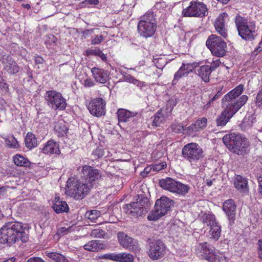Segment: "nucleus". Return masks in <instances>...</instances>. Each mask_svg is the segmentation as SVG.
I'll list each match as a JSON object with an SVG mask.
<instances>
[{
    "mask_svg": "<svg viewBox=\"0 0 262 262\" xmlns=\"http://www.w3.org/2000/svg\"><path fill=\"white\" fill-rule=\"evenodd\" d=\"M173 193L183 196L188 193L190 189V187L188 185L183 184L179 181H177Z\"/></svg>",
    "mask_w": 262,
    "mask_h": 262,
    "instance_id": "nucleus-32",
    "label": "nucleus"
},
{
    "mask_svg": "<svg viewBox=\"0 0 262 262\" xmlns=\"http://www.w3.org/2000/svg\"><path fill=\"white\" fill-rule=\"evenodd\" d=\"M177 182V181L171 178H167L160 180L159 184L162 188L173 193Z\"/></svg>",
    "mask_w": 262,
    "mask_h": 262,
    "instance_id": "nucleus-25",
    "label": "nucleus"
},
{
    "mask_svg": "<svg viewBox=\"0 0 262 262\" xmlns=\"http://www.w3.org/2000/svg\"><path fill=\"white\" fill-rule=\"evenodd\" d=\"M82 176L84 181H88L91 184L93 182L99 179L101 175L99 171L92 166L85 165L82 170Z\"/></svg>",
    "mask_w": 262,
    "mask_h": 262,
    "instance_id": "nucleus-15",
    "label": "nucleus"
},
{
    "mask_svg": "<svg viewBox=\"0 0 262 262\" xmlns=\"http://www.w3.org/2000/svg\"><path fill=\"white\" fill-rule=\"evenodd\" d=\"M221 62L220 61V59H216L215 60L212 61L211 64V66H210V67L211 68L212 71L214 70L215 68L218 67L220 64H221Z\"/></svg>",
    "mask_w": 262,
    "mask_h": 262,
    "instance_id": "nucleus-55",
    "label": "nucleus"
},
{
    "mask_svg": "<svg viewBox=\"0 0 262 262\" xmlns=\"http://www.w3.org/2000/svg\"><path fill=\"white\" fill-rule=\"evenodd\" d=\"M105 232L100 229H93L90 234L92 237L93 238H105Z\"/></svg>",
    "mask_w": 262,
    "mask_h": 262,
    "instance_id": "nucleus-39",
    "label": "nucleus"
},
{
    "mask_svg": "<svg viewBox=\"0 0 262 262\" xmlns=\"http://www.w3.org/2000/svg\"><path fill=\"white\" fill-rule=\"evenodd\" d=\"M133 84L137 85V86L139 88H141L145 85V83L144 82H142L137 79H135V80L134 82L133 83Z\"/></svg>",
    "mask_w": 262,
    "mask_h": 262,
    "instance_id": "nucleus-61",
    "label": "nucleus"
},
{
    "mask_svg": "<svg viewBox=\"0 0 262 262\" xmlns=\"http://www.w3.org/2000/svg\"><path fill=\"white\" fill-rule=\"evenodd\" d=\"M123 209L125 213L130 216L138 217L145 213V209L143 207H139L136 202L126 204Z\"/></svg>",
    "mask_w": 262,
    "mask_h": 262,
    "instance_id": "nucleus-19",
    "label": "nucleus"
},
{
    "mask_svg": "<svg viewBox=\"0 0 262 262\" xmlns=\"http://www.w3.org/2000/svg\"><path fill=\"white\" fill-rule=\"evenodd\" d=\"M234 22L239 36L246 41H252L257 36L255 23L249 21L248 17L237 14Z\"/></svg>",
    "mask_w": 262,
    "mask_h": 262,
    "instance_id": "nucleus-5",
    "label": "nucleus"
},
{
    "mask_svg": "<svg viewBox=\"0 0 262 262\" xmlns=\"http://www.w3.org/2000/svg\"><path fill=\"white\" fill-rule=\"evenodd\" d=\"M6 144L10 147L16 148L18 147V144L16 138L14 136L8 137L6 140Z\"/></svg>",
    "mask_w": 262,
    "mask_h": 262,
    "instance_id": "nucleus-40",
    "label": "nucleus"
},
{
    "mask_svg": "<svg viewBox=\"0 0 262 262\" xmlns=\"http://www.w3.org/2000/svg\"><path fill=\"white\" fill-rule=\"evenodd\" d=\"M82 84L85 88L93 87L95 85V82L91 78H86L83 81Z\"/></svg>",
    "mask_w": 262,
    "mask_h": 262,
    "instance_id": "nucleus-49",
    "label": "nucleus"
},
{
    "mask_svg": "<svg viewBox=\"0 0 262 262\" xmlns=\"http://www.w3.org/2000/svg\"><path fill=\"white\" fill-rule=\"evenodd\" d=\"M147 253L151 259H160L165 254V244L161 240L149 242Z\"/></svg>",
    "mask_w": 262,
    "mask_h": 262,
    "instance_id": "nucleus-11",
    "label": "nucleus"
},
{
    "mask_svg": "<svg viewBox=\"0 0 262 262\" xmlns=\"http://www.w3.org/2000/svg\"><path fill=\"white\" fill-rule=\"evenodd\" d=\"M166 167V164L165 163H161L153 165L152 168L154 171H159L164 169Z\"/></svg>",
    "mask_w": 262,
    "mask_h": 262,
    "instance_id": "nucleus-50",
    "label": "nucleus"
},
{
    "mask_svg": "<svg viewBox=\"0 0 262 262\" xmlns=\"http://www.w3.org/2000/svg\"><path fill=\"white\" fill-rule=\"evenodd\" d=\"M257 180L259 184V192L262 194V177H259Z\"/></svg>",
    "mask_w": 262,
    "mask_h": 262,
    "instance_id": "nucleus-64",
    "label": "nucleus"
},
{
    "mask_svg": "<svg viewBox=\"0 0 262 262\" xmlns=\"http://www.w3.org/2000/svg\"><path fill=\"white\" fill-rule=\"evenodd\" d=\"M163 118V116L162 114V111L159 110L155 116V118L152 122L153 124L157 126H159L161 123Z\"/></svg>",
    "mask_w": 262,
    "mask_h": 262,
    "instance_id": "nucleus-42",
    "label": "nucleus"
},
{
    "mask_svg": "<svg viewBox=\"0 0 262 262\" xmlns=\"http://www.w3.org/2000/svg\"><path fill=\"white\" fill-rule=\"evenodd\" d=\"M0 89L3 91L7 92L8 91V85L7 83L4 81H1L0 83Z\"/></svg>",
    "mask_w": 262,
    "mask_h": 262,
    "instance_id": "nucleus-59",
    "label": "nucleus"
},
{
    "mask_svg": "<svg viewBox=\"0 0 262 262\" xmlns=\"http://www.w3.org/2000/svg\"><path fill=\"white\" fill-rule=\"evenodd\" d=\"M120 262H133L134 260L133 256L128 253H121Z\"/></svg>",
    "mask_w": 262,
    "mask_h": 262,
    "instance_id": "nucleus-43",
    "label": "nucleus"
},
{
    "mask_svg": "<svg viewBox=\"0 0 262 262\" xmlns=\"http://www.w3.org/2000/svg\"><path fill=\"white\" fill-rule=\"evenodd\" d=\"M121 253L116 254L113 253L112 260L120 262Z\"/></svg>",
    "mask_w": 262,
    "mask_h": 262,
    "instance_id": "nucleus-60",
    "label": "nucleus"
},
{
    "mask_svg": "<svg viewBox=\"0 0 262 262\" xmlns=\"http://www.w3.org/2000/svg\"><path fill=\"white\" fill-rule=\"evenodd\" d=\"M185 66L184 65V63H183L179 70L174 74V78L172 81L173 84H176L183 76L185 75H188V71H185L186 69H185Z\"/></svg>",
    "mask_w": 262,
    "mask_h": 262,
    "instance_id": "nucleus-35",
    "label": "nucleus"
},
{
    "mask_svg": "<svg viewBox=\"0 0 262 262\" xmlns=\"http://www.w3.org/2000/svg\"><path fill=\"white\" fill-rule=\"evenodd\" d=\"M118 238L120 244L124 248L134 250L137 247V241L123 232L118 233Z\"/></svg>",
    "mask_w": 262,
    "mask_h": 262,
    "instance_id": "nucleus-20",
    "label": "nucleus"
},
{
    "mask_svg": "<svg viewBox=\"0 0 262 262\" xmlns=\"http://www.w3.org/2000/svg\"><path fill=\"white\" fill-rule=\"evenodd\" d=\"M185 66V69L186 71H188V74L192 71V69L198 66V63L196 62L190 63H184Z\"/></svg>",
    "mask_w": 262,
    "mask_h": 262,
    "instance_id": "nucleus-48",
    "label": "nucleus"
},
{
    "mask_svg": "<svg viewBox=\"0 0 262 262\" xmlns=\"http://www.w3.org/2000/svg\"><path fill=\"white\" fill-rule=\"evenodd\" d=\"M41 151L45 154H59L60 151L59 145L53 140L48 141L41 149Z\"/></svg>",
    "mask_w": 262,
    "mask_h": 262,
    "instance_id": "nucleus-23",
    "label": "nucleus"
},
{
    "mask_svg": "<svg viewBox=\"0 0 262 262\" xmlns=\"http://www.w3.org/2000/svg\"><path fill=\"white\" fill-rule=\"evenodd\" d=\"M103 39L102 35H96L95 37L92 40V45H97L100 43Z\"/></svg>",
    "mask_w": 262,
    "mask_h": 262,
    "instance_id": "nucleus-51",
    "label": "nucleus"
},
{
    "mask_svg": "<svg viewBox=\"0 0 262 262\" xmlns=\"http://www.w3.org/2000/svg\"><path fill=\"white\" fill-rule=\"evenodd\" d=\"M13 161L15 165L19 166L28 167L30 164L27 158L20 155H16L14 157Z\"/></svg>",
    "mask_w": 262,
    "mask_h": 262,
    "instance_id": "nucleus-33",
    "label": "nucleus"
},
{
    "mask_svg": "<svg viewBox=\"0 0 262 262\" xmlns=\"http://www.w3.org/2000/svg\"><path fill=\"white\" fill-rule=\"evenodd\" d=\"M52 208L57 213L67 212L69 210L68 205L65 201H56Z\"/></svg>",
    "mask_w": 262,
    "mask_h": 262,
    "instance_id": "nucleus-31",
    "label": "nucleus"
},
{
    "mask_svg": "<svg viewBox=\"0 0 262 262\" xmlns=\"http://www.w3.org/2000/svg\"><path fill=\"white\" fill-rule=\"evenodd\" d=\"M137 114V113L130 112L123 108L119 109L117 112L119 122H125L127 121L130 118L135 116Z\"/></svg>",
    "mask_w": 262,
    "mask_h": 262,
    "instance_id": "nucleus-26",
    "label": "nucleus"
},
{
    "mask_svg": "<svg viewBox=\"0 0 262 262\" xmlns=\"http://www.w3.org/2000/svg\"><path fill=\"white\" fill-rule=\"evenodd\" d=\"M93 184L83 178L78 179L72 177L68 179L65 190V194L76 200H81L89 194Z\"/></svg>",
    "mask_w": 262,
    "mask_h": 262,
    "instance_id": "nucleus-3",
    "label": "nucleus"
},
{
    "mask_svg": "<svg viewBox=\"0 0 262 262\" xmlns=\"http://www.w3.org/2000/svg\"><path fill=\"white\" fill-rule=\"evenodd\" d=\"M244 89L243 84H239L224 96L222 100L224 111L217 117L216 123L217 126H225L230 119L245 105L248 99L247 95H244L238 98Z\"/></svg>",
    "mask_w": 262,
    "mask_h": 262,
    "instance_id": "nucleus-1",
    "label": "nucleus"
},
{
    "mask_svg": "<svg viewBox=\"0 0 262 262\" xmlns=\"http://www.w3.org/2000/svg\"><path fill=\"white\" fill-rule=\"evenodd\" d=\"M90 113L96 117H100L105 114V103L101 98L93 99L88 106Z\"/></svg>",
    "mask_w": 262,
    "mask_h": 262,
    "instance_id": "nucleus-14",
    "label": "nucleus"
},
{
    "mask_svg": "<svg viewBox=\"0 0 262 262\" xmlns=\"http://www.w3.org/2000/svg\"><path fill=\"white\" fill-rule=\"evenodd\" d=\"M19 239L26 243L28 235L24 231L23 224L18 222L6 223L0 229V243L9 245L14 244Z\"/></svg>",
    "mask_w": 262,
    "mask_h": 262,
    "instance_id": "nucleus-2",
    "label": "nucleus"
},
{
    "mask_svg": "<svg viewBox=\"0 0 262 262\" xmlns=\"http://www.w3.org/2000/svg\"><path fill=\"white\" fill-rule=\"evenodd\" d=\"M135 78L129 74H126L123 75V80L124 81L133 83L135 80Z\"/></svg>",
    "mask_w": 262,
    "mask_h": 262,
    "instance_id": "nucleus-52",
    "label": "nucleus"
},
{
    "mask_svg": "<svg viewBox=\"0 0 262 262\" xmlns=\"http://www.w3.org/2000/svg\"><path fill=\"white\" fill-rule=\"evenodd\" d=\"M27 262H45V261L40 257H34L30 258Z\"/></svg>",
    "mask_w": 262,
    "mask_h": 262,
    "instance_id": "nucleus-58",
    "label": "nucleus"
},
{
    "mask_svg": "<svg viewBox=\"0 0 262 262\" xmlns=\"http://www.w3.org/2000/svg\"><path fill=\"white\" fill-rule=\"evenodd\" d=\"M255 103L256 106L258 107L262 106V89L258 92Z\"/></svg>",
    "mask_w": 262,
    "mask_h": 262,
    "instance_id": "nucleus-47",
    "label": "nucleus"
},
{
    "mask_svg": "<svg viewBox=\"0 0 262 262\" xmlns=\"http://www.w3.org/2000/svg\"><path fill=\"white\" fill-rule=\"evenodd\" d=\"M207 9L206 5L200 2H191L187 8L184 9L183 14L188 17H203Z\"/></svg>",
    "mask_w": 262,
    "mask_h": 262,
    "instance_id": "nucleus-12",
    "label": "nucleus"
},
{
    "mask_svg": "<svg viewBox=\"0 0 262 262\" xmlns=\"http://www.w3.org/2000/svg\"><path fill=\"white\" fill-rule=\"evenodd\" d=\"M101 50L99 49H95V50H88L86 51V55H96L98 56L99 54V52H100Z\"/></svg>",
    "mask_w": 262,
    "mask_h": 262,
    "instance_id": "nucleus-53",
    "label": "nucleus"
},
{
    "mask_svg": "<svg viewBox=\"0 0 262 262\" xmlns=\"http://www.w3.org/2000/svg\"><path fill=\"white\" fill-rule=\"evenodd\" d=\"M171 128L173 132L176 133H182L184 130H186L184 126L180 124H172Z\"/></svg>",
    "mask_w": 262,
    "mask_h": 262,
    "instance_id": "nucleus-46",
    "label": "nucleus"
},
{
    "mask_svg": "<svg viewBox=\"0 0 262 262\" xmlns=\"http://www.w3.org/2000/svg\"><path fill=\"white\" fill-rule=\"evenodd\" d=\"M214 247L207 245L206 243L199 244L196 249L197 254L210 262L216 260L217 256L214 254Z\"/></svg>",
    "mask_w": 262,
    "mask_h": 262,
    "instance_id": "nucleus-13",
    "label": "nucleus"
},
{
    "mask_svg": "<svg viewBox=\"0 0 262 262\" xmlns=\"http://www.w3.org/2000/svg\"><path fill=\"white\" fill-rule=\"evenodd\" d=\"M254 122L255 119L253 116H248V117L244 118L241 126L244 129H247L251 127Z\"/></svg>",
    "mask_w": 262,
    "mask_h": 262,
    "instance_id": "nucleus-37",
    "label": "nucleus"
},
{
    "mask_svg": "<svg viewBox=\"0 0 262 262\" xmlns=\"http://www.w3.org/2000/svg\"><path fill=\"white\" fill-rule=\"evenodd\" d=\"M91 72L95 80L99 83L104 84L108 80L107 72L103 69L94 67L91 69Z\"/></svg>",
    "mask_w": 262,
    "mask_h": 262,
    "instance_id": "nucleus-21",
    "label": "nucleus"
},
{
    "mask_svg": "<svg viewBox=\"0 0 262 262\" xmlns=\"http://www.w3.org/2000/svg\"><path fill=\"white\" fill-rule=\"evenodd\" d=\"M157 29V19L151 11L147 12L140 17L138 24V32L141 36L150 37L154 35Z\"/></svg>",
    "mask_w": 262,
    "mask_h": 262,
    "instance_id": "nucleus-6",
    "label": "nucleus"
},
{
    "mask_svg": "<svg viewBox=\"0 0 262 262\" xmlns=\"http://www.w3.org/2000/svg\"><path fill=\"white\" fill-rule=\"evenodd\" d=\"M229 20L228 14L225 12L221 14L216 18L214 26L216 31L223 37H227V30L225 24Z\"/></svg>",
    "mask_w": 262,
    "mask_h": 262,
    "instance_id": "nucleus-16",
    "label": "nucleus"
},
{
    "mask_svg": "<svg viewBox=\"0 0 262 262\" xmlns=\"http://www.w3.org/2000/svg\"><path fill=\"white\" fill-rule=\"evenodd\" d=\"M236 208V205L232 199L226 201L223 204V209L227 216L230 225L234 223L235 219Z\"/></svg>",
    "mask_w": 262,
    "mask_h": 262,
    "instance_id": "nucleus-18",
    "label": "nucleus"
},
{
    "mask_svg": "<svg viewBox=\"0 0 262 262\" xmlns=\"http://www.w3.org/2000/svg\"><path fill=\"white\" fill-rule=\"evenodd\" d=\"M182 154L184 159L191 163L201 161L205 157L204 151L202 147L198 143L193 142L184 145Z\"/></svg>",
    "mask_w": 262,
    "mask_h": 262,
    "instance_id": "nucleus-7",
    "label": "nucleus"
},
{
    "mask_svg": "<svg viewBox=\"0 0 262 262\" xmlns=\"http://www.w3.org/2000/svg\"><path fill=\"white\" fill-rule=\"evenodd\" d=\"M262 51V40L259 42L258 46L255 50L253 51L252 54L256 55L258 53Z\"/></svg>",
    "mask_w": 262,
    "mask_h": 262,
    "instance_id": "nucleus-56",
    "label": "nucleus"
},
{
    "mask_svg": "<svg viewBox=\"0 0 262 262\" xmlns=\"http://www.w3.org/2000/svg\"><path fill=\"white\" fill-rule=\"evenodd\" d=\"M234 185L241 193H247L248 192V180L245 177L236 175L234 177Z\"/></svg>",
    "mask_w": 262,
    "mask_h": 262,
    "instance_id": "nucleus-22",
    "label": "nucleus"
},
{
    "mask_svg": "<svg viewBox=\"0 0 262 262\" xmlns=\"http://www.w3.org/2000/svg\"><path fill=\"white\" fill-rule=\"evenodd\" d=\"M258 257L262 261V239H259L258 241Z\"/></svg>",
    "mask_w": 262,
    "mask_h": 262,
    "instance_id": "nucleus-54",
    "label": "nucleus"
},
{
    "mask_svg": "<svg viewBox=\"0 0 262 262\" xmlns=\"http://www.w3.org/2000/svg\"><path fill=\"white\" fill-rule=\"evenodd\" d=\"M47 256L53 259L55 262H68V259L63 255L56 253L50 252L47 254Z\"/></svg>",
    "mask_w": 262,
    "mask_h": 262,
    "instance_id": "nucleus-34",
    "label": "nucleus"
},
{
    "mask_svg": "<svg viewBox=\"0 0 262 262\" xmlns=\"http://www.w3.org/2000/svg\"><path fill=\"white\" fill-rule=\"evenodd\" d=\"M55 129L56 130L61 136H63L68 132V128L64 124L58 123L55 126Z\"/></svg>",
    "mask_w": 262,
    "mask_h": 262,
    "instance_id": "nucleus-41",
    "label": "nucleus"
},
{
    "mask_svg": "<svg viewBox=\"0 0 262 262\" xmlns=\"http://www.w3.org/2000/svg\"><path fill=\"white\" fill-rule=\"evenodd\" d=\"M148 202V198L143 195H138V199H137V202H136L139 207H143L145 208V213L147 211Z\"/></svg>",
    "mask_w": 262,
    "mask_h": 262,
    "instance_id": "nucleus-36",
    "label": "nucleus"
},
{
    "mask_svg": "<svg viewBox=\"0 0 262 262\" xmlns=\"http://www.w3.org/2000/svg\"><path fill=\"white\" fill-rule=\"evenodd\" d=\"M212 72L211 68L208 65L201 66L198 70V74L205 82L209 81V76Z\"/></svg>",
    "mask_w": 262,
    "mask_h": 262,
    "instance_id": "nucleus-28",
    "label": "nucleus"
},
{
    "mask_svg": "<svg viewBox=\"0 0 262 262\" xmlns=\"http://www.w3.org/2000/svg\"><path fill=\"white\" fill-rule=\"evenodd\" d=\"M83 248L89 251L97 252L105 248V246L100 241L92 240L84 245Z\"/></svg>",
    "mask_w": 262,
    "mask_h": 262,
    "instance_id": "nucleus-24",
    "label": "nucleus"
},
{
    "mask_svg": "<svg viewBox=\"0 0 262 262\" xmlns=\"http://www.w3.org/2000/svg\"><path fill=\"white\" fill-rule=\"evenodd\" d=\"M101 258L112 260L113 253H107L102 255L100 257Z\"/></svg>",
    "mask_w": 262,
    "mask_h": 262,
    "instance_id": "nucleus-62",
    "label": "nucleus"
},
{
    "mask_svg": "<svg viewBox=\"0 0 262 262\" xmlns=\"http://www.w3.org/2000/svg\"><path fill=\"white\" fill-rule=\"evenodd\" d=\"M88 218L91 220L92 222H95L96 220L100 215V212L99 211L93 210L90 211H88L86 213Z\"/></svg>",
    "mask_w": 262,
    "mask_h": 262,
    "instance_id": "nucleus-38",
    "label": "nucleus"
},
{
    "mask_svg": "<svg viewBox=\"0 0 262 262\" xmlns=\"http://www.w3.org/2000/svg\"><path fill=\"white\" fill-rule=\"evenodd\" d=\"M196 123L195 122L193 124H191L189 126L186 128V130L187 132V133L189 134H191L193 132H198L201 129L196 125Z\"/></svg>",
    "mask_w": 262,
    "mask_h": 262,
    "instance_id": "nucleus-45",
    "label": "nucleus"
},
{
    "mask_svg": "<svg viewBox=\"0 0 262 262\" xmlns=\"http://www.w3.org/2000/svg\"><path fill=\"white\" fill-rule=\"evenodd\" d=\"M210 227V230L208 232V236L210 238L217 240L221 235V227L219 223L216 222Z\"/></svg>",
    "mask_w": 262,
    "mask_h": 262,
    "instance_id": "nucleus-27",
    "label": "nucleus"
},
{
    "mask_svg": "<svg viewBox=\"0 0 262 262\" xmlns=\"http://www.w3.org/2000/svg\"><path fill=\"white\" fill-rule=\"evenodd\" d=\"M26 146L29 149L36 147L37 146V140L35 136L31 133H28L25 138Z\"/></svg>",
    "mask_w": 262,
    "mask_h": 262,
    "instance_id": "nucleus-30",
    "label": "nucleus"
},
{
    "mask_svg": "<svg viewBox=\"0 0 262 262\" xmlns=\"http://www.w3.org/2000/svg\"><path fill=\"white\" fill-rule=\"evenodd\" d=\"M223 142L231 152L237 155L244 156L250 152L248 139L239 133L225 135L223 138Z\"/></svg>",
    "mask_w": 262,
    "mask_h": 262,
    "instance_id": "nucleus-4",
    "label": "nucleus"
},
{
    "mask_svg": "<svg viewBox=\"0 0 262 262\" xmlns=\"http://www.w3.org/2000/svg\"><path fill=\"white\" fill-rule=\"evenodd\" d=\"M173 204L174 201L172 200L165 196L161 197L156 201L154 210L152 211L151 214L148 216V220L149 221L158 220L170 210Z\"/></svg>",
    "mask_w": 262,
    "mask_h": 262,
    "instance_id": "nucleus-8",
    "label": "nucleus"
},
{
    "mask_svg": "<svg viewBox=\"0 0 262 262\" xmlns=\"http://www.w3.org/2000/svg\"><path fill=\"white\" fill-rule=\"evenodd\" d=\"M207 120L206 118H202L196 120L195 123L196 126L201 130L205 128L207 125Z\"/></svg>",
    "mask_w": 262,
    "mask_h": 262,
    "instance_id": "nucleus-44",
    "label": "nucleus"
},
{
    "mask_svg": "<svg viewBox=\"0 0 262 262\" xmlns=\"http://www.w3.org/2000/svg\"><path fill=\"white\" fill-rule=\"evenodd\" d=\"M48 105L55 110H63L67 106L66 99L61 94L55 91H48L45 95Z\"/></svg>",
    "mask_w": 262,
    "mask_h": 262,
    "instance_id": "nucleus-10",
    "label": "nucleus"
},
{
    "mask_svg": "<svg viewBox=\"0 0 262 262\" xmlns=\"http://www.w3.org/2000/svg\"><path fill=\"white\" fill-rule=\"evenodd\" d=\"M222 95L221 92H218L209 101L208 104L207 105L209 104L211 102H213L216 99H217L219 97H220Z\"/></svg>",
    "mask_w": 262,
    "mask_h": 262,
    "instance_id": "nucleus-63",
    "label": "nucleus"
},
{
    "mask_svg": "<svg viewBox=\"0 0 262 262\" xmlns=\"http://www.w3.org/2000/svg\"><path fill=\"white\" fill-rule=\"evenodd\" d=\"M152 169V168L151 166H148L145 167L143 171H142L141 172V175L143 177H146L148 173H149L150 172Z\"/></svg>",
    "mask_w": 262,
    "mask_h": 262,
    "instance_id": "nucleus-57",
    "label": "nucleus"
},
{
    "mask_svg": "<svg viewBox=\"0 0 262 262\" xmlns=\"http://www.w3.org/2000/svg\"><path fill=\"white\" fill-rule=\"evenodd\" d=\"M206 45L213 55L220 57L225 55L227 45L219 36L214 34L210 35L207 39Z\"/></svg>",
    "mask_w": 262,
    "mask_h": 262,
    "instance_id": "nucleus-9",
    "label": "nucleus"
},
{
    "mask_svg": "<svg viewBox=\"0 0 262 262\" xmlns=\"http://www.w3.org/2000/svg\"><path fill=\"white\" fill-rule=\"evenodd\" d=\"M199 220L208 226H210L216 222L215 217L213 214L203 212L200 214Z\"/></svg>",
    "mask_w": 262,
    "mask_h": 262,
    "instance_id": "nucleus-29",
    "label": "nucleus"
},
{
    "mask_svg": "<svg viewBox=\"0 0 262 262\" xmlns=\"http://www.w3.org/2000/svg\"><path fill=\"white\" fill-rule=\"evenodd\" d=\"M0 60L4 64V69L10 74H15L19 72V67L11 56H7L6 58L2 56Z\"/></svg>",
    "mask_w": 262,
    "mask_h": 262,
    "instance_id": "nucleus-17",
    "label": "nucleus"
}]
</instances>
